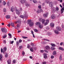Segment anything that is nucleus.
Instances as JSON below:
<instances>
[{
    "mask_svg": "<svg viewBox=\"0 0 64 64\" xmlns=\"http://www.w3.org/2000/svg\"><path fill=\"white\" fill-rule=\"evenodd\" d=\"M47 35L48 36L50 35H51V32H48L47 33Z\"/></svg>",
    "mask_w": 64,
    "mask_h": 64,
    "instance_id": "obj_27",
    "label": "nucleus"
},
{
    "mask_svg": "<svg viewBox=\"0 0 64 64\" xmlns=\"http://www.w3.org/2000/svg\"><path fill=\"white\" fill-rule=\"evenodd\" d=\"M16 13L17 14H20V12L19 10H16Z\"/></svg>",
    "mask_w": 64,
    "mask_h": 64,
    "instance_id": "obj_9",
    "label": "nucleus"
},
{
    "mask_svg": "<svg viewBox=\"0 0 64 64\" xmlns=\"http://www.w3.org/2000/svg\"><path fill=\"white\" fill-rule=\"evenodd\" d=\"M14 7H12L11 8V11L12 12H13L14 11Z\"/></svg>",
    "mask_w": 64,
    "mask_h": 64,
    "instance_id": "obj_17",
    "label": "nucleus"
},
{
    "mask_svg": "<svg viewBox=\"0 0 64 64\" xmlns=\"http://www.w3.org/2000/svg\"><path fill=\"white\" fill-rule=\"evenodd\" d=\"M51 45L52 47H55L56 46V45L52 43L50 44Z\"/></svg>",
    "mask_w": 64,
    "mask_h": 64,
    "instance_id": "obj_18",
    "label": "nucleus"
},
{
    "mask_svg": "<svg viewBox=\"0 0 64 64\" xmlns=\"http://www.w3.org/2000/svg\"><path fill=\"white\" fill-rule=\"evenodd\" d=\"M54 32L55 34H58L59 33V32L57 30H55L54 31Z\"/></svg>",
    "mask_w": 64,
    "mask_h": 64,
    "instance_id": "obj_15",
    "label": "nucleus"
},
{
    "mask_svg": "<svg viewBox=\"0 0 64 64\" xmlns=\"http://www.w3.org/2000/svg\"><path fill=\"white\" fill-rule=\"evenodd\" d=\"M34 31H35V32H38V30H37L36 29H35L34 30Z\"/></svg>",
    "mask_w": 64,
    "mask_h": 64,
    "instance_id": "obj_46",
    "label": "nucleus"
},
{
    "mask_svg": "<svg viewBox=\"0 0 64 64\" xmlns=\"http://www.w3.org/2000/svg\"><path fill=\"white\" fill-rule=\"evenodd\" d=\"M38 8L39 9H41V6H38Z\"/></svg>",
    "mask_w": 64,
    "mask_h": 64,
    "instance_id": "obj_50",
    "label": "nucleus"
},
{
    "mask_svg": "<svg viewBox=\"0 0 64 64\" xmlns=\"http://www.w3.org/2000/svg\"><path fill=\"white\" fill-rule=\"evenodd\" d=\"M10 23H9V24H8L7 26H8V27H10Z\"/></svg>",
    "mask_w": 64,
    "mask_h": 64,
    "instance_id": "obj_49",
    "label": "nucleus"
},
{
    "mask_svg": "<svg viewBox=\"0 0 64 64\" xmlns=\"http://www.w3.org/2000/svg\"><path fill=\"white\" fill-rule=\"evenodd\" d=\"M27 47L28 48V49H30V45L29 44H28V45Z\"/></svg>",
    "mask_w": 64,
    "mask_h": 64,
    "instance_id": "obj_33",
    "label": "nucleus"
},
{
    "mask_svg": "<svg viewBox=\"0 0 64 64\" xmlns=\"http://www.w3.org/2000/svg\"><path fill=\"white\" fill-rule=\"evenodd\" d=\"M15 60H13V63H15Z\"/></svg>",
    "mask_w": 64,
    "mask_h": 64,
    "instance_id": "obj_61",
    "label": "nucleus"
},
{
    "mask_svg": "<svg viewBox=\"0 0 64 64\" xmlns=\"http://www.w3.org/2000/svg\"><path fill=\"white\" fill-rule=\"evenodd\" d=\"M20 2L22 4H23V0H20Z\"/></svg>",
    "mask_w": 64,
    "mask_h": 64,
    "instance_id": "obj_29",
    "label": "nucleus"
},
{
    "mask_svg": "<svg viewBox=\"0 0 64 64\" xmlns=\"http://www.w3.org/2000/svg\"><path fill=\"white\" fill-rule=\"evenodd\" d=\"M2 55L1 54H0V60L1 61L2 60Z\"/></svg>",
    "mask_w": 64,
    "mask_h": 64,
    "instance_id": "obj_19",
    "label": "nucleus"
},
{
    "mask_svg": "<svg viewBox=\"0 0 64 64\" xmlns=\"http://www.w3.org/2000/svg\"><path fill=\"white\" fill-rule=\"evenodd\" d=\"M22 48V45H20L19 46V48L20 49H21Z\"/></svg>",
    "mask_w": 64,
    "mask_h": 64,
    "instance_id": "obj_43",
    "label": "nucleus"
},
{
    "mask_svg": "<svg viewBox=\"0 0 64 64\" xmlns=\"http://www.w3.org/2000/svg\"><path fill=\"white\" fill-rule=\"evenodd\" d=\"M53 4V2H51L49 3V5L50 7H52V4Z\"/></svg>",
    "mask_w": 64,
    "mask_h": 64,
    "instance_id": "obj_6",
    "label": "nucleus"
},
{
    "mask_svg": "<svg viewBox=\"0 0 64 64\" xmlns=\"http://www.w3.org/2000/svg\"><path fill=\"white\" fill-rule=\"evenodd\" d=\"M8 35H9V36H12L11 34L9 33L8 34Z\"/></svg>",
    "mask_w": 64,
    "mask_h": 64,
    "instance_id": "obj_64",
    "label": "nucleus"
},
{
    "mask_svg": "<svg viewBox=\"0 0 64 64\" xmlns=\"http://www.w3.org/2000/svg\"><path fill=\"white\" fill-rule=\"evenodd\" d=\"M64 7H63V8H62L61 9L60 13L61 14H62L63 12H64Z\"/></svg>",
    "mask_w": 64,
    "mask_h": 64,
    "instance_id": "obj_7",
    "label": "nucleus"
},
{
    "mask_svg": "<svg viewBox=\"0 0 64 64\" xmlns=\"http://www.w3.org/2000/svg\"><path fill=\"white\" fill-rule=\"evenodd\" d=\"M10 16L9 15H7L6 16V18L7 19H9V18H10Z\"/></svg>",
    "mask_w": 64,
    "mask_h": 64,
    "instance_id": "obj_25",
    "label": "nucleus"
},
{
    "mask_svg": "<svg viewBox=\"0 0 64 64\" xmlns=\"http://www.w3.org/2000/svg\"><path fill=\"white\" fill-rule=\"evenodd\" d=\"M48 22H46L44 23V25L46 26V25H47L48 24Z\"/></svg>",
    "mask_w": 64,
    "mask_h": 64,
    "instance_id": "obj_55",
    "label": "nucleus"
},
{
    "mask_svg": "<svg viewBox=\"0 0 64 64\" xmlns=\"http://www.w3.org/2000/svg\"><path fill=\"white\" fill-rule=\"evenodd\" d=\"M21 21L20 20H18V23H21Z\"/></svg>",
    "mask_w": 64,
    "mask_h": 64,
    "instance_id": "obj_62",
    "label": "nucleus"
},
{
    "mask_svg": "<svg viewBox=\"0 0 64 64\" xmlns=\"http://www.w3.org/2000/svg\"><path fill=\"white\" fill-rule=\"evenodd\" d=\"M54 56H52L51 57V59H53V58H54Z\"/></svg>",
    "mask_w": 64,
    "mask_h": 64,
    "instance_id": "obj_53",
    "label": "nucleus"
},
{
    "mask_svg": "<svg viewBox=\"0 0 64 64\" xmlns=\"http://www.w3.org/2000/svg\"><path fill=\"white\" fill-rule=\"evenodd\" d=\"M22 54L23 55H25V52H24V51H23L22 52Z\"/></svg>",
    "mask_w": 64,
    "mask_h": 64,
    "instance_id": "obj_56",
    "label": "nucleus"
},
{
    "mask_svg": "<svg viewBox=\"0 0 64 64\" xmlns=\"http://www.w3.org/2000/svg\"><path fill=\"white\" fill-rule=\"evenodd\" d=\"M44 40L45 41H48V42H50V40L48 39H44Z\"/></svg>",
    "mask_w": 64,
    "mask_h": 64,
    "instance_id": "obj_37",
    "label": "nucleus"
},
{
    "mask_svg": "<svg viewBox=\"0 0 64 64\" xmlns=\"http://www.w3.org/2000/svg\"><path fill=\"white\" fill-rule=\"evenodd\" d=\"M16 26H17V27H18V28L20 27V25H19V24H18Z\"/></svg>",
    "mask_w": 64,
    "mask_h": 64,
    "instance_id": "obj_44",
    "label": "nucleus"
},
{
    "mask_svg": "<svg viewBox=\"0 0 64 64\" xmlns=\"http://www.w3.org/2000/svg\"><path fill=\"white\" fill-rule=\"evenodd\" d=\"M51 17L52 18V19H54L55 17V15L54 14H52L51 16Z\"/></svg>",
    "mask_w": 64,
    "mask_h": 64,
    "instance_id": "obj_14",
    "label": "nucleus"
},
{
    "mask_svg": "<svg viewBox=\"0 0 64 64\" xmlns=\"http://www.w3.org/2000/svg\"><path fill=\"white\" fill-rule=\"evenodd\" d=\"M1 30L2 31V32H5V33H6V32H7V30L5 28H2L1 29Z\"/></svg>",
    "mask_w": 64,
    "mask_h": 64,
    "instance_id": "obj_4",
    "label": "nucleus"
},
{
    "mask_svg": "<svg viewBox=\"0 0 64 64\" xmlns=\"http://www.w3.org/2000/svg\"><path fill=\"white\" fill-rule=\"evenodd\" d=\"M44 51H45V52L46 53H48V51H47V50H44Z\"/></svg>",
    "mask_w": 64,
    "mask_h": 64,
    "instance_id": "obj_59",
    "label": "nucleus"
},
{
    "mask_svg": "<svg viewBox=\"0 0 64 64\" xmlns=\"http://www.w3.org/2000/svg\"><path fill=\"white\" fill-rule=\"evenodd\" d=\"M46 2L48 4L49 3V0H46Z\"/></svg>",
    "mask_w": 64,
    "mask_h": 64,
    "instance_id": "obj_39",
    "label": "nucleus"
},
{
    "mask_svg": "<svg viewBox=\"0 0 64 64\" xmlns=\"http://www.w3.org/2000/svg\"><path fill=\"white\" fill-rule=\"evenodd\" d=\"M8 53H6L5 54V57H6V58H7V57H8Z\"/></svg>",
    "mask_w": 64,
    "mask_h": 64,
    "instance_id": "obj_22",
    "label": "nucleus"
},
{
    "mask_svg": "<svg viewBox=\"0 0 64 64\" xmlns=\"http://www.w3.org/2000/svg\"><path fill=\"white\" fill-rule=\"evenodd\" d=\"M43 20V19H42V18H40L39 19V21H40V22H42Z\"/></svg>",
    "mask_w": 64,
    "mask_h": 64,
    "instance_id": "obj_28",
    "label": "nucleus"
},
{
    "mask_svg": "<svg viewBox=\"0 0 64 64\" xmlns=\"http://www.w3.org/2000/svg\"><path fill=\"white\" fill-rule=\"evenodd\" d=\"M7 62L8 64H10L11 63V61L10 60H8L7 61Z\"/></svg>",
    "mask_w": 64,
    "mask_h": 64,
    "instance_id": "obj_16",
    "label": "nucleus"
},
{
    "mask_svg": "<svg viewBox=\"0 0 64 64\" xmlns=\"http://www.w3.org/2000/svg\"><path fill=\"white\" fill-rule=\"evenodd\" d=\"M47 63V62H44L42 63V64H46Z\"/></svg>",
    "mask_w": 64,
    "mask_h": 64,
    "instance_id": "obj_45",
    "label": "nucleus"
},
{
    "mask_svg": "<svg viewBox=\"0 0 64 64\" xmlns=\"http://www.w3.org/2000/svg\"><path fill=\"white\" fill-rule=\"evenodd\" d=\"M28 24H29L30 27H32V26H33V25H34V22H31V20H28Z\"/></svg>",
    "mask_w": 64,
    "mask_h": 64,
    "instance_id": "obj_2",
    "label": "nucleus"
},
{
    "mask_svg": "<svg viewBox=\"0 0 64 64\" xmlns=\"http://www.w3.org/2000/svg\"><path fill=\"white\" fill-rule=\"evenodd\" d=\"M46 29L47 30H48L49 29V27L48 26H47L46 28Z\"/></svg>",
    "mask_w": 64,
    "mask_h": 64,
    "instance_id": "obj_63",
    "label": "nucleus"
},
{
    "mask_svg": "<svg viewBox=\"0 0 64 64\" xmlns=\"http://www.w3.org/2000/svg\"><path fill=\"white\" fill-rule=\"evenodd\" d=\"M3 11L4 12H6V9L5 8H4Z\"/></svg>",
    "mask_w": 64,
    "mask_h": 64,
    "instance_id": "obj_36",
    "label": "nucleus"
},
{
    "mask_svg": "<svg viewBox=\"0 0 64 64\" xmlns=\"http://www.w3.org/2000/svg\"><path fill=\"white\" fill-rule=\"evenodd\" d=\"M56 29L58 31H60L61 29V28L59 26H58L56 27Z\"/></svg>",
    "mask_w": 64,
    "mask_h": 64,
    "instance_id": "obj_11",
    "label": "nucleus"
},
{
    "mask_svg": "<svg viewBox=\"0 0 64 64\" xmlns=\"http://www.w3.org/2000/svg\"><path fill=\"white\" fill-rule=\"evenodd\" d=\"M56 11H58L59 9V8H58V7H56Z\"/></svg>",
    "mask_w": 64,
    "mask_h": 64,
    "instance_id": "obj_30",
    "label": "nucleus"
},
{
    "mask_svg": "<svg viewBox=\"0 0 64 64\" xmlns=\"http://www.w3.org/2000/svg\"><path fill=\"white\" fill-rule=\"evenodd\" d=\"M30 50L32 51V52H33V49L32 48L30 49Z\"/></svg>",
    "mask_w": 64,
    "mask_h": 64,
    "instance_id": "obj_48",
    "label": "nucleus"
},
{
    "mask_svg": "<svg viewBox=\"0 0 64 64\" xmlns=\"http://www.w3.org/2000/svg\"><path fill=\"white\" fill-rule=\"evenodd\" d=\"M50 26L51 27H54V24L53 22L51 23L50 24Z\"/></svg>",
    "mask_w": 64,
    "mask_h": 64,
    "instance_id": "obj_12",
    "label": "nucleus"
},
{
    "mask_svg": "<svg viewBox=\"0 0 64 64\" xmlns=\"http://www.w3.org/2000/svg\"><path fill=\"white\" fill-rule=\"evenodd\" d=\"M7 37V35H5L4 36H3V38H6Z\"/></svg>",
    "mask_w": 64,
    "mask_h": 64,
    "instance_id": "obj_41",
    "label": "nucleus"
},
{
    "mask_svg": "<svg viewBox=\"0 0 64 64\" xmlns=\"http://www.w3.org/2000/svg\"><path fill=\"white\" fill-rule=\"evenodd\" d=\"M32 1L34 3H37V1L36 0H32Z\"/></svg>",
    "mask_w": 64,
    "mask_h": 64,
    "instance_id": "obj_21",
    "label": "nucleus"
},
{
    "mask_svg": "<svg viewBox=\"0 0 64 64\" xmlns=\"http://www.w3.org/2000/svg\"><path fill=\"white\" fill-rule=\"evenodd\" d=\"M46 22H47L48 23H49V20H46Z\"/></svg>",
    "mask_w": 64,
    "mask_h": 64,
    "instance_id": "obj_60",
    "label": "nucleus"
},
{
    "mask_svg": "<svg viewBox=\"0 0 64 64\" xmlns=\"http://www.w3.org/2000/svg\"><path fill=\"white\" fill-rule=\"evenodd\" d=\"M6 50H7V48L6 47H4L3 49H2V48L1 49V52L2 53L3 52V53H5Z\"/></svg>",
    "mask_w": 64,
    "mask_h": 64,
    "instance_id": "obj_3",
    "label": "nucleus"
},
{
    "mask_svg": "<svg viewBox=\"0 0 64 64\" xmlns=\"http://www.w3.org/2000/svg\"><path fill=\"white\" fill-rule=\"evenodd\" d=\"M59 50H64V48H61V47H60L59 48Z\"/></svg>",
    "mask_w": 64,
    "mask_h": 64,
    "instance_id": "obj_26",
    "label": "nucleus"
},
{
    "mask_svg": "<svg viewBox=\"0 0 64 64\" xmlns=\"http://www.w3.org/2000/svg\"><path fill=\"white\" fill-rule=\"evenodd\" d=\"M23 4L25 3L26 2V0H23Z\"/></svg>",
    "mask_w": 64,
    "mask_h": 64,
    "instance_id": "obj_40",
    "label": "nucleus"
},
{
    "mask_svg": "<svg viewBox=\"0 0 64 64\" xmlns=\"http://www.w3.org/2000/svg\"><path fill=\"white\" fill-rule=\"evenodd\" d=\"M22 38H24V39H26V38H28V37L25 36H23Z\"/></svg>",
    "mask_w": 64,
    "mask_h": 64,
    "instance_id": "obj_52",
    "label": "nucleus"
},
{
    "mask_svg": "<svg viewBox=\"0 0 64 64\" xmlns=\"http://www.w3.org/2000/svg\"><path fill=\"white\" fill-rule=\"evenodd\" d=\"M51 49L52 50H54L55 49V48H54L53 47H52Z\"/></svg>",
    "mask_w": 64,
    "mask_h": 64,
    "instance_id": "obj_42",
    "label": "nucleus"
},
{
    "mask_svg": "<svg viewBox=\"0 0 64 64\" xmlns=\"http://www.w3.org/2000/svg\"><path fill=\"white\" fill-rule=\"evenodd\" d=\"M44 59H46L47 58V56H46V54L45 53H44Z\"/></svg>",
    "mask_w": 64,
    "mask_h": 64,
    "instance_id": "obj_13",
    "label": "nucleus"
},
{
    "mask_svg": "<svg viewBox=\"0 0 64 64\" xmlns=\"http://www.w3.org/2000/svg\"><path fill=\"white\" fill-rule=\"evenodd\" d=\"M38 27L40 28H42L43 27V25H40Z\"/></svg>",
    "mask_w": 64,
    "mask_h": 64,
    "instance_id": "obj_23",
    "label": "nucleus"
},
{
    "mask_svg": "<svg viewBox=\"0 0 64 64\" xmlns=\"http://www.w3.org/2000/svg\"><path fill=\"white\" fill-rule=\"evenodd\" d=\"M4 43V44H6V40H4L3 41Z\"/></svg>",
    "mask_w": 64,
    "mask_h": 64,
    "instance_id": "obj_57",
    "label": "nucleus"
},
{
    "mask_svg": "<svg viewBox=\"0 0 64 64\" xmlns=\"http://www.w3.org/2000/svg\"><path fill=\"white\" fill-rule=\"evenodd\" d=\"M11 26H12V27H14V24L13 23H11Z\"/></svg>",
    "mask_w": 64,
    "mask_h": 64,
    "instance_id": "obj_24",
    "label": "nucleus"
},
{
    "mask_svg": "<svg viewBox=\"0 0 64 64\" xmlns=\"http://www.w3.org/2000/svg\"><path fill=\"white\" fill-rule=\"evenodd\" d=\"M31 45H32V46H34V44L33 43H31Z\"/></svg>",
    "mask_w": 64,
    "mask_h": 64,
    "instance_id": "obj_54",
    "label": "nucleus"
},
{
    "mask_svg": "<svg viewBox=\"0 0 64 64\" xmlns=\"http://www.w3.org/2000/svg\"><path fill=\"white\" fill-rule=\"evenodd\" d=\"M22 40L21 39H20L19 40V43H21Z\"/></svg>",
    "mask_w": 64,
    "mask_h": 64,
    "instance_id": "obj_47",
    "label": "nucleus"
},
{
    "mask_svg": "<svg viewBox=\"0 0 64 64\" xmlns=\"http://www.w3.org/2000/svg\"><path fill=\"white\" fill-rule=\"evenodd\" d=\"M40 23L39 22H37L36 23V24L37 25H39V26L40 25Z\"/></svg>",
    "mask_w": 64,
    "mask_h": 64,
    "instance_id": "obj_20",
    "label": "nucleus"
},
{
    "mask_svg": "<svg viewBox=\"0 0 64 64\" xmlns=\"http://www.w3.org/2000/svg\"><path fill=\"white\" fill-rule=\"evenodd\" d=\"M6 3L4 1L3 2V4L4 6H5L6 5Z\"/></svg>",
    "mask_w": 64,
    "mask_h": 64,
    "instance_id": "obj_31",
    "label": "nucleus"
},
{
    "mask_svg": "<svg viewBox=\"0 0 64 64\" xmlns=\"http://www.w3.org/2000/svg\"><path fill=\"white\" fill-rule=\"evenodd\" d=\"M44 50H41L40 52H41L42 53H43V52H44Z\"/></svg>",
    "mask_w": 64,
    "mask_h": 64,
    "instance_id": "obj_58",
    "label": "nucleus"
},
{
    "mask_svg": "<svg viewBox=\"0 0 64 64\" xmlns=\"http://www.w3.org/2000/svg\"><path fill=\"white\" fill-rule=\"evenodd\" d=\"M42 21V24H44L45 22V20L44 19H43Z\"/></svg>",
    "mask_w": 64,
    "mask_h": 64,
    "instance_id": "obj_32",
    "label": "nucleus"
},
{
    "mask_svg": "<svg viewBox=\"0 0 64 64\" xmlns=\"http://www.w3.org/2000/svg\"><path fill=\"white\" fill-rule=\"evenodd\" d=\"M24 15L20 16V17L22 18H26V19H27L28 17V15L27 14V12H24Z\"/></svg>",
    "mask_w": 64,
    "mask_h": 64,
    "instance_id": "obj_1",
    "label": "nucleus"
},
{
    "mask_svg": "<svg viewBox=\"0 0 64 64\" xmlns=\"http://www.w3.org/2000/svg\"><path fill=\"white\" fill-rule=\"evenodd\" d=\"M51 9H52V11H54V12H55L56 11V8L53 6L52 7Z\"/></svg>",
    "mask_w": 64,
    "mask_h": 64,
    "instance_id": "obj_8",
    "label": "nucleus"
},
{
    "mask_svg": "<svg viewBox=\"0 0 64 64\" xmlns=\"http://www.w3.org/2000/svg\"><path fill=\"white\" fill-rule=\"evenodd\" d=\"M60 60H62V56L60 55Z\"/></svg>",
    "mask_w": 64,
    "mask_h": 64,
    "instance_id": "obj_34",
    "label": "nucleus"
},
{
    "mask_svg": "<svg viewBox=\"0 0 64 64\" xmlns=\"http://www.w3.org/2000/svg\"><path fill=\"white\" fill-rule=\"evenodd\" d=\"M10 4V3L9 2H7V4L8 6H9V4Z\"/></svg>",
    "mask_w": 64,
    "mask_h": 64,
    "instance_id": "obj_51",
    "label": "nucleus"
},
{
    "mask_svg": "<svg viewBox=\"0 0 64 64\" xmlns=\"http://www.w3.org/2000/svg\"><path fill=\"white\" fill-rule=\"evenodd\" d=\"M45 48L46 50H49L50 49V47L49 46H46L45 47Z\"/></svg>",
    "mask_w": 64,
    "mask_h": 64,
    "instance_id": "obj_10",
    "label": "nucleus"
},
{
    "mask_svg": "<svg viewBox=\"0 0 64 64\" xmlns=\"http://www.w3.org/2000/svg\"><path fill=\"white\" fill-rule=\"evenodd\" d=\"M53 55H56V51H54L53 52Z\"/></svg>",
    "mask_w": 64,
    "mask_h": 64,
    "instance_id": "obj_35",
    "label": "nucleus"
},
{
    "mask_svg": "<svg viewBox=\"0 0 64 64\" xmlns=\"http://www.w3.org/2000/svg\"><path fill=\"white\" fill-rule=\"evenodd\" d=\"M16 44L18 46V45H19V42H18V41H17L16 42Z\"/></svg>",
    "mask_w": 64,
    "mask_h": 64,
    "instance_id": "obj_38",
    "label": "nucleus"
},
{
    "mask_svg": "<svg viewBox=\"0 0 64 64\" xmlns=\"http://www.w3.org/2000/svg\"><path fill=\"white\" fill-rule=\"evenodd\" d=\"M48 14H49V13L48 12H46V14H44L43 15V16L44 17L47 18V17H48Z\"/></svg>",
    "mask_w": 64,
    "mask_h": 64,
    "instance_id": "obj_5",
    "label": "nucleus"
}]
</instances>
